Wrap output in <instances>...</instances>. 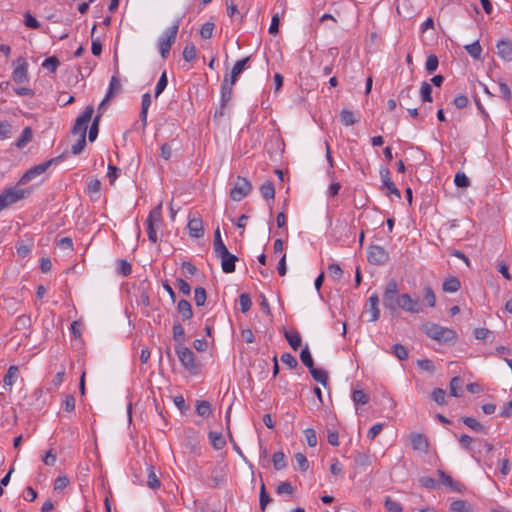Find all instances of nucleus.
I'll use <instances>...</instances> for the list:
<instances>
[{
    "label": "nucleus",
    "instance_id": "obj_1",
    "mask_svg": "<svg viewBox=\"0 0 512 512\" xmlns=\"http://www.w3.org/2000/svg\"><path fill=\"white\" fill-rule=\"evenodd\" d=\"M423 332L433 340L439 343L449 344L453 343L456 339L454 330L442 327L436 323L428 322L422 326Z\"/></svg>",
    "mask_w": 512,
    "mask_h": 512
},
{
    "label": "nucleus",
    "instance_id": "obj_2",
    "mask_svg": "<svg viewBox=\"0 0 512 512\" xmlns=\"http://www.w3.org/2000/svg\"><path fill=\"white\" fill-rule=\"evenodd\" d=\"M179 26L180 19H176L169 28L164 30L157 41V47L163 59L168 57L171 47L176 41Z\"/></svg>",
    "mask_w": 512,
    "mask_h": 512
},
{
    "label": "nucleus",
    "instance_id": "obj_3",
    "mask_svg": "<svg viewBox=\"0 0 512 512\" xmlns=\"http://www.w3.org/2000/svg\"><path fill=\"white\" fill-rule=\"evenodd\" d=\"M31 193L28 188H20L19 184L4 190L0 194V212L8 206L25 199Z\"/></svg>",
    "mask_w": 512,
    "mask_h": 512
},
{
    "label": "nucleus",
    "instance_id": "obj_4",
    "mask_svg": "<svg viewBox=\"0 0 512 512\" xmlns=\"http://www.w3.org/2000/svg\"><path fill=\"white\" fill-rule=\"evenodd\" d=\"M400 295L397 282L394 279L389 280L383 292V306L391 313L397 312Z\"/></svg>",
    "mask_w": 512,
    "mask_h": 512
},
{
    "label": "nucleus",
    "instance_id": "obj_5",
    "mask_svg": "<svg viewBox=\"0 0 512 512\" xmlns=\"http://www.w3.org/2000/svg\"><path fill=\"white\" fill-rule=\"evenodd\" d=\"M175 352L181 365L186 370L193 373L197 371L199 363L196 361L195 354L190 348L184 345H175Z\"/></svg>",
    "mask_w": 512,
    "mask_h": 512
},
{
    "label": "nucleus",
    "instance_id": "obj_6",
    "mask_svg": "<svg viewBox=\"0 0 512 512\" xmlns=\"http://www.w3.org/2000/svg\"><path fill=\"white\" fill-rule=\"evenodd\" d=\"M63 159V156L52 158L48 161L35 165L28 169L19 179V185H25L33 180L35 177L43 174L52 164H57Z\"/></svg>",
    "mask_w": 512,
    "mask_h": 512
},
{
    "label": "nucleus",
    "instance_id": "obj_7",
    "mask_svg": "<svg viewBox=\"0 0 512 512\" xmlns=\"http://www.w3.org/2000/svg\"><path fill=\"white\" fill-rule=\"evenodd\" d=\"M94 113V107L89 105L87 106L83 113L78 116L75 120V123L72 127V134L79 135V136H86L88 124L91 121L92 115Z\"/></svg>",
    "mask_w": 512,
    "mask_h": 512
},
{
    "label": "nucleus",
    "instance_id": "obj_8",
    "mask_svg": "<svg viewBox=\"0 0 512 512\" xmlns=\"http://www.w3.org/2000/svg\"><path fill=\"white\" fill-rule=\"evenodd\" d=\"M252 185L250 181L242 176H238L234 186L230 190V198L233 201H241L251 191Z\"/></svg>",
    "mask_w": 512,
    "mask_h": 512
},
{
    "label": "nucleus",
    "instance_id": "obj_9",
    "mask_svg": "<svg viewBox=\"0 0 512 512\" xmlns=\"http://www.w3.org/2000/svg\"><path fill=\"white\" fill-rule=\"evenodd\" d=\"M367 259L369 263L380 266L388 262L389 254L382 246L372 245L368 248Z\"/></svg>",
    "mask_w": 512,
    "mask_h": 512
},
{
    "label": "nucleus",
    "instance_id": "obj_10",
    "mask_svg": "<svg viewBox=\"0 0 512 512\" xmlns=\"http://www.w3.org/2000/svg\"><path fill=\"white\" fill-rule=\"evenodd\" d=\"M233 85L228 81L227 77L224 78L221 85L220 108L216 110L215 117L224 115L225 108L232 98Z\"/></svg>",
    "mask_w": 512,
    "mask_h": 512
},
{
    "label": "nucleus",
    "instance_id": "obj_11",
    "mask_svg": "<svg viewBox=\"0 0 512 512\" xmlns=\"http://www.w3.org/2000/svg\"><path fill=\"white\" fill-rule=\"evenodd\" d=\"M411 314H418L422 312V307L417 298H412L409 294L403 293L400 295L398 309Z\"/></svg>",
    "mask_w": 512,
    "mask_h": 512
},
{
    "label": "nucleus",
    "instance_id": "obj_12",
    "mask_svg": "<svg viewBox=\"0 0 512 512\" xmlns=\"http://www.w3.org/2000/svg\"><path fill=\"white\" fill-rule=\"evenodd\" d=\"M439 482L449 488L453 492L463 493L466 489L465 485L460 481L454 480L450 475L442 470H437Z\"/></svg>",
    "mask_w": 512,
    "mask_h": 512
},
{
    "label": "nucleus",
    "instance_id": "obj_13",
    "mask_svg": "<svg viewBox=\"0 0 512 512\" xmlns=\"http://www.w3.org/2000/svg\"><path fill=\"white\" fill-rule=\"evenodd\" d=\"M18 66L12 72V79L16 83H24L28 80V63L24 58L17 60Z\"/></svg>",
    "mask_w": 512,
    "mask_h": 512
},
{
    "label": "nucleus",
    "instance_id": "obj_14",
    "mask_svg": "<svg viewBox=\"0 0 512 512\" xmlns=\"http://www.w3.org/2000/svg\"><path fill=\"white\" fill-rule=\"evenodd\" d=\"M379 173L382 181V186L385 187L390 194H393L398 199H400L401 193L399 189L395 186L394 182L391 180L390 170L388 168H381Z\"/></svg>",
    "mask_w": 512,
    "mask_h": 512
},
{
    "label": "nucleus",
    "instance_id": "obj_15",
    "mask_svg": "<svg viewBox=\"0 0 512 512\" xmlns=\"http://www.w3.org/2000/svg\"><path fill=\"white\" fill-rule=\"evenodd\" d=\"M221 259V267L225 273H233L235 271V263L238 260L237 256L231 254L228 250L225 253L216 255Z\"/></svg>",
    "mask_w": 512,
    "mask_h": 512
},
{
    "label": "nucleus",
    "instance_id": "obj_16",
    "mask_svg": "<svg viewBox=\"0 0 512 512\" xmlns=\"http://www.w3.org/2000/svg\"><path fill=\"white\" fill-rule=\"evenodd\" d=\"M410 444L414 450L427 452L429 444L427 438L420 433H411L409 436Z\"/></svg>",
    "mask_w": 512,
    "mask_h": 512
},
{
    "label": "nucleus",
    "instance_id": "obj_17",
    "mask_svg": "<svg viewBox=\"0 0 512 512\" xmlns=\"http://www.w3.org/2000/svg\"><path fill=\"white\" fill-rule=\"evenodd\" d=\"M497 54L505 61H512V42L508 39H502L496 45Z\"/></svg>",
    "mask_w": 512,
    "mask_h": 512
},
{
    "label": "nucleus",
    "instance_id": "obj_18",
    "mask_svg": "<svg viewBox=\"0 0 512 512\" xmlns=\"http://www.w3.org/2000/svg\"><path fill=\"white\" fill-rule=\"evenodd\" d=\"M187 227L191 237L200 238L204 235L203 222L200 218L189 219Z\"/></svg>",
    "mask_w": 512,
    "mask_h": 512
},
{
    "label": "nucleus",
    "instance_id": "obj_19",
    "mask_svg": "<svg viewBox=\"0 0 512 512\" xmlns=\"http://www.w3.org/2000/svg\"><path fill=\"white\" fill-rule=\"evenodd\" d=\"M353 459L356 466L360 468H367L372 464L373 455L365 451H356Z\"/></svg>",
    "mask_w": 512,
    "mask_h": 512
},
{
    "label": "nucleus",
    "instance_id": "obj_20",
    "mask_svg": "<svg viewBox=\"0 0 512 512\" xmlns=\"http://www.w3.org/2000/svg\"><path fill=\"white\" fill-rule=\"evenodd\" d=\"M368 303H369L368 312L370 313L369 321L375 322L379 319V316H380V310L378 308V305H379L378 295L376 293L372 294L368 299Z\"/></svg>",
    "mask_w": 512,
    "mask_h": 512
},
{
    "label": "nucleus",
    "instance_id": "obj_21",
    "mask_svg": "<svg viewBox=\"0 0 512 512\" xmlns=\"http://www.w3.org/2000/svg\"><path fill=\"white\" fill-rule=\"evenodd\" d=\"M152 98L149 93H145L142 95V101H141V111H140V120L142 123L143 129L147 125V116H148V109L151 106Z\"/></svg>",
    "mask_w": 512,
    "mask_h": 512
},
{
    "label": "nucleus",
    "instance_id": "obj_22",
    "mask_svg": "<svg viewBox=\"0 0 512 512\" xmlns=\"http://www.w3.org/2000/svg\"><path fill=\"white\" fill-rule=\"evenodd\" d=\"M250 56L245 57L235 63L231 70L230 79L228 80L231 84H235L238 76L244 71L246 64L249 62Z\"/></svg>",
    "mask_w": 512,
    "mask_h": 512
},
{
    "label": "nucleus",
    "instance_id": "obj_23",
    "mask_svg": "<svg viewBox=\"0 0 512 512\" xmlns=\"http://www.w3.org/2000/svg\"><path fill=\"white\" fill-rule=\"evenodd\" d=\"M177 311L181 315L183 321L190 320L193 317V310L190 302L181 299L177 304Z\"/></svg>",
    "mask_w": 512,
    "mask_h": 512
},
{
    "label": "nucleus",
    "instance_id": "obj_24",
    "mask_svg": "<svg viewBox=\"0 0 512 512\" xmlns=\"http://www.w3.org/2000/svg\"><path fill=\"white\" fill-rule=\"evenodd\" d=\"M33 139V131L31 127H25L20 135V137L15 141L14 145L18 149H23L26 145L31 142Z\"/></svg>",
    "mask_w": 512,
    "mask_h": 512
},
{
    "label": "nucleus",
    "instance_id": "obj_25",
    "mask_svg": "<svg viewBox=\"0 0 512 512\" xmlns=\"http://www.w3.org/2000/svg\"><path fill=\"white\" fill-rule=\"evenodd\" d=\"M260 192L264 199L273 200L275 197V187L272 181L267 180L260 186Z\"/></svg>",
    "mask_w": 512,
    "mask_h": 512
},
{
    "label": "nucleus",
    "instance_id": "obj_26",
    "mask_svg": "<svg viewBox=\"0 0 512 512\" xmlns=\"http://www.w3.org/2000/svg\"><path fill=\"white\" fill-rule=\"evenodd\" d=\"M146 485L150 489H157L161 485V482H160L158 476L155 473V468L152 465L147 467V482H146Z\"/></svg>",
    "mask_w": 512,
    "mask_h": 512
},
{
    "label": "nucleus",
    "instance_id": "obj_27",
    "mask_svg": "<svg viewBox=\"0 0 512 512\" xmlns=\"http://www.w3.org/2000/svg\"><path fill=\"white\" fill-rule=\"evenodd\" d=\"M162 220V203H159L155 208H153L147 219L146 224L150 223V225H157Z\"/></svg>",
    "mask_w": 512,
    "mask_h": 512
},
{
    "label": "nucleus",
    "instance_id": "obj_28",
    "mask_svg": "<svg viewBox=\"0 0 512 512\" xmlns=\"http://www.w3.org/2000/svg\"><path fill=\"white\" fill-rule=\"evenodd\" d=\"M213 249H214L215 255H218L220 253H225L228 250L226 245L222 241L219 227H217L214 232Z\"/></svg>",
    "mask_w": 512,
    "mask_h": 512
},
{
    "label": "nucleus",
    "instance_id": "obj_29",
    "mask_svg": "<svg viewBox=\"0 0 512 512\" xmlns=\"http://www.w3.org/2000/svg\"><path fill=\"white\" fill-rule=\"evenodd\" d=\"M461 287V283L458 278L450 277L446 279L442 284V289L446 293H454Z\"/></svg>",
    "mask_w": 512,
    "mask_h": 512
},
{
    "label": "nucleus",
    "instance_id": "obj_30",
    "mask_svg": "<svg viewBox=\"0 0 512 512\" xmlns=\"http://www.w3.org/2000/svg\"><path fill=\"white\" fill-rule=\"evenodd\" d=\"M284 335L292 349L297 350L301 346V336L297 331L290 332L285 330Z\"/></svg>",
    "mask_w": 512,
    "mask_h": 512
},
{
    "label": "nucleus",
    "instance_id": "obj_31",
    "mask_svg": "<svg viewBox=\"0 0 512 512\" xmlns=\"http://www.w3.org/2000/svg\"><path fill=\"white\" fill-rule=\"evenodd\" d=\"M309 372L315 381L319 382L324 387L327 386L328 374L325 370L313 367L309 370Z\"/></svg>",
    "mask_w": 512,
    "mask_h": 512
},
{
    "label": "nucleus",
    "instance_id": "obj_32",
    "mask_svg": "<svg viewBox=\"0 0 512 512\" xmlns=\"http://www.w3.org/2000/svg\"><path fill=\"white\" fill-rule=\"evenodd\" d=\"M462 385H463V380L460 377H458V376L453 377L449 384L450 394L454 397L462 396Z\"/></svg>",
    "mask_w": 512,
    "mask_h": 512
},
{
    "label": "nucleus",
    "instance_id": "obj_33",
    "mask_svg": "<svg viewBox=\"0 0 512 512\" xmlns=\"http://www.w3.org/2000/svg\"><path fill=\"white\" fill-rule=\"evenodd\" d=\"M423 304L431 308L435 307L436 296L433 289L430 286H425L423 288Z\"/></svg>",
    "mask_w": 512,
    "mask_h": 512
},
{
    "label": "nucleus",
    "instance_id": "obj_34",
    "mask_svg": "<svg viewBox=\"0 0 512 512\" xmlns=\"http://www.w3.org/2000/svg\"><path fill=\"white\" fill-rule=\"evenodd\" d=\"M185 331L180 322H175L173 324V339L176 342V345H183L185 341Z\"/></svg>",
    "mask_w": 512,
    "mask_h": 512
},
{
    "label": "nucleus",
    "instance_id": "obj_35",
    "mask_svg": "<svg viewBox=\"0 0 512 512\" xmlns=\"http://www.w3.org/2000/svg\"><path fill=\"white\" fill-rule=\"evenodd\" d=\"M18 373H19L18 367L10 366L7 370V373L4 376V379H3L4 386L11 387L15 383V381L18 377Z\"/></svg>",
    "mask_w": 512,
    "mask_h": 512
},
{
    "label": "nucleus",
    "instance_id": "obj_36",
    "mask_svg": "<svg viewBox=\"0 0 512 512\" xmlns=\"http://www.w3.org/2000/svg\"><path fill=\"white\" fill-rule=\"evenodd\" d=\"M209 439L213 447L218 450L222 449L226 444V441L220 432L211 431L209 433Z\"/></svg>",
    "mask_w": 512,
    "mask_h": 512
},
{
    "label": "nucleus",
    "instance_id": "obj_37",
    "mask_svg": "<svg viewBox=\"0 0 512 512\" xmlns=\"http://www.w3.org/2000/svg\"><path fill=\"white\" fill-rule=\"evenodd\" d=\"M452 512H472L471 506L465 500H455L450 503Z\"/></svg>",
    "mask_w": 512,
    "mask_h": 512
},
{
    "label": "nucleus",
    "instance_id": "obj_38",
    "mask_svg": "<svg viewBox=\"0 0 512 512\" xmlns=\"http://www.w3.org/2000/svg\"><path fill=\"white\" fill-rule=\"evenodd\" d=\"M340 119L345 126H351L358 121V119L355 117L354 112L348 109H343L341 111Z\"/></svg>",
    "mask_w": 512,
    "mask_h": 512
},
{
    "label": "nucleus",
    "instance_id": "obj_39",
    "mask_svg": "<svg viewBox=\"0 0 512 512\" xmlns=\"http://www.w3.org/2000/svg\"><path fill=\"white\" fill-rule=\"evenodd\" d=\"M272 461L276 470H282L287 466L285 454L281 451L273 454Z\"/></svg>",
    "mask_w": 512,
    "mask_h": 512
},
{
    "label": "nucleus",
    "instance_id": "obj_40",
    "mask_svg": "<svg viewBox=\"0 0 512 512\" xmlns=\"http://www.w3.org/2000/svg\"><path fill=\"white\" fill-rule=\"evenodd\" d=\"M465 50L474 59H480L482 53V47L479 41H475L472 44L466 45Z\"/></svg>",
    "mask_w": 512,
    "mask_h": 512
},
{
    "label": "nucleus",
    "instance_id": "obj_41",
    "mask_svg": "<svg viewBox=\"0 0 512 512\" xmlns=\"http://www.w3.org/2000/svg\"><path fill=\"white\" fill-rule=\"evenodd\" d=\"M420 97L423 102H432V87L426 81L421 84Z\"/></svg>",
    "mask_w": 512,
    "mask_h": 512
},
{
    "label": "nucleus",
    "instance_id": "obj_42",
    "mask_svg": "<svg viewBox=\"0 0 512 512\" xmlns=\"http://www.w3.org/2000/svg\"><path fill=\"white\" fill-rule=\"evenodd\" d=\"M462 422L474 431L486 433L484 426L473 417H463Z\"/></svg>",
    "mask_w": 512,
    "mask_h": 512
},
{
    "label": "nucleus",
    "instance_id": "obj_43",
    "mask_svg": "<svg viewBox=\"0 0 512 512\" xmlns=\"http://www.w3.org/2000/svg\"><path fill=\"white\" fill-rule=\"evenodd\" d=\"M196 412L199 416L208 417L211 412V404L208 401H199L196 405Z\"/></svg>",
    "mask_w": 512,
    "mask_h": 512
},
{
    "label": "nucleus",
    "instance_id": "obj_44",
    "mask_svg": "<svg viewBox=\"0 0 512 512\" xmlns=\"http://www.w3.org/2000/svg\"><path fill=\"white\" fill-rule=\"evenodd\" d=\"M239 305H240V310L241 312L243 313H246L250 310L251 306H252V300H251V297L248 293H242L240 294L239 296Z\"/></svg>",
    "mask_w": 512,
    "mask_h": 512
},
{
    "label": "nucleus",
    "instance_id": "obj_45",
    "mask_svg": "<svg viewBox=\"0 0 512 512\" xmlns=\"http://www.w3.org/2000/svg\"><path fill=\"white\" fill-rule=\"evenodd\" d=\"M120 88H121V85H120L117 77L112 76L110 83H109L108 91L105 96V100H109L111 97H113L114 94L120 90Z\"/></svg>",
    "mask_w": 512,
    "mask_h": 512
},
{
    "label": "nucleus",
    "instance_id": "obj_46",
    "mask_svg": "<svg viewBox=\"0 0 512 512\" xmlns=\"http://www.w3.org/2000/svg\"><path fill=\"white\" fill-rule=\"evenodd\" d=\"M100 115H96L89 129L88 138L90 142H94L98 136Z\"/></svg>",
    "mask_w": 512,
    "mask_h": 512
},
{
    "label": "nucleus",
    "instance_id": "obj_47",
    "mask_svg": "<svg viewBox=\"0 0 512 512\" xmlns=\"http://www.w3.org/2000/svg\"><path fill=\"white\" fill-rule=\"evenodd\" d=\"M438 65H439V60L436 55L431 54L427 57L426 63H425V69L429 74L436 71L438 68Z\"/></svg>",
    "mask_w": 512,
    "mask_h": 512
},
{
    "label": "nucleus",
    "instance_id": "obj_48",
    "mask_svg": "<svg viewBox=\"0 0 512 512\" xmlns=\"http://www.w3.org/2000/svg\"><path fill=\"white\" fill-rule=\"evenodd\" d=\"M392 353L401 361L406 360L408 358L407 348L398 343L393 345Z\"/></svg>",
    "mask_w": 512,
    "mask_h": 512
},
{
    "label": "nucleus",
    "instance_id": "obj_49",
    "mask_svg": "<svg viewBox=\"0 0 512 512\" xmlns=\"http://www.w3.org/2000/svg\"><path fill=\"white\" fill-rule=\"evenodd\" d=\"M431 398L439 405L446 403V392L442 388H435L431 393Z\"/></svg>",
    "mask_w": 512,
    "mask_h": 512
},
{
    "label": "nucleus",
    "instance_id": "obj_50",
    "mask_svg": "<svg viewBox=\"0 0 512 512\" xmlns=\"http://www.w3.org/2000/svg\"><path fill=\"white\" fill-rule=\"evenodd\" d=\"M207 299L206 291L203 287H196L194 290V301L197 306H203Z\"/></svg>",
    "mask_w": 512,
    "mask_h": 512
},
{
    "label": "nucleus",
    "instance_id": "obj_51",
    "mask_svg": "<svg viewBox=\"0 0 512 512\" xmlns=\"http://www.w3.org/2000/svg\"><path fill=\"white\" fill-rule=\"evenodd\" d=\"M300 359L309 370L314 367V362L308 347L302 349Z\"/></svg>",
    "mask_w": 512,
    "mask_h": 512
},
{
    "label": "nucleus",
    "instance_id": "obj_52",
    "mask_svg": "<svg viewBox=\"0 0 512 512\" xmlns=\"http://www.w3.org/2000/svg\"><path fill=\"white\" fill-rule=\"evenodd\" d=\"M167 84H168L167 73H166V71H163L158 80V83L155 87V97L156 98L158 96H160V94L165 90V88L167 87Z\"/></svg>",
    "mask_w": 512,
    "mask_h": 512
},
{
    "label": "nucleus",
    "instance_id": "obj_53",
    "mask_svg": "<svg viewBox=\"0 0 512 512\" xmlns=\"http://www.w3.org/2000/svg\"><path fill=\"white\" fill-rule=\"evenodd\" d=\"M329 276L334 280H340L343 275V270L340 265L332 263L327 268Z\"/></svg>",
    "mask_w": 512,
    "mask_h": 512
},
{
    "label": "nucleus",
    "instance_id": "obj_54",
    "mask_svg": "<svg viewBox=\"0 0 512 512\" xmlns=\"http://www.w3.org/2000/svg\"><path fill=\"white\" fill-rule=\"evenodd\" d=\"M352 400L356 405H365L368 402V397L363 390H354Z\"/></svg>",
    "mask_w": 512,
    "mask_h": 512
},
{
    "label": "nucleus",
    "instance_id": "obj_55",
    "mask_svg": "<svg viewBox=\"0 0 512 512\" xmlns=\"http://www.w3.org/2000/svg\"><path fill=\"white\" fill-rule=\"evenodd\" d=\"M59 65H60V62H59L58 58L55 56L46 58L42 63V66L51 72H55Z\"/></svg>",
    "mask_w": 512,
    "mask_h": 512
},
{
    "label": "nucleus",
    "instance_id": "obj_56",
    "mask_svg": "<svg viewBox=\"0 0 512 512\" xmlns=\"http://www.w3.org/2000/svg\"><path fill=\"white\" fill-rule=\"evenodd\" d=\"M183 58L191 62L196 58V47L193 44H187L183 49Z\"/></svg>",
    "mask_w": 512,
    "mask_h": 512
},
{
    "label": "nucleus",
    "instance_id": "obj_57",
    "mask_svg": "<svg viewBox=\"0 0 512 512\" xmlns=\"http://www.w3.org/2000/svg\"><path fill=\"white\" fill-rule=\"evenodd\" d=\"M271 500H272L271 497L266 492L265 485L262 483L261 487H260V500H259L260 509L262 511H264L267 504L270 503Z\"/></svg>",
    "mask_w": 512,
    "mask_h": 512
},
{
    "label": "nucleus",
    "instance_id": "obj_58",
    "mask_svg": "<svg viewBox=\"0 0 512 512\" xmlns=\"http://www.w3.org/2000/svg\"><path fill=\"white\" fill-rule=\"evenodd\" d=\"M413 94L412 86H407L402 89L398 96L400 104L402 105L403 103H407L408 100H411L413 98Z\"/></svg>",
    "mask_w": 512,
    "mask_h": 512
},
{
    "label": "nucleus",
    "instance_id": "obj_59",
    "mask_svg": "<svg viewBox=\"0 0 512 512\" xmlns=\"http://www.w3.org/2000/svg\"><path fill=\"white\" fill-rule=\"evenodd\" d=\"M214 27V23L212 22L204 23L200 29V36L203 39H210L212 37Z\"/></svg>",
    "mask_w": 512,
    "mask_h": 512
},
{
    "label": "nucleus",
    "instance_id": "obj_60",
    "mask_svg": "<svg viewBox=\"0 0 512 512\" xmlns=\"http://www.w3.org/2000/svg\"><path fill=\"white\" fill-rule=\"evenodd\" d=\"M384 506H385L386 510L389 512H402L403 511L402 506L398 502L392 500L390 497H387L385 499Z\"/></svg>",
    "mask_w": 512,
    "mask_h": 512
},
{
    "label": "nucleus",
    "instance_id": "obj_61",
    "mask_svg": "<svg viewBox=\"0 0 512 512\" xmlns=\"http://www.w3.org/2000/svg\"><path fill=\"white\" fill-rule=\"evenodd\" d=\"M69 478L65 475L58 476L54 481V490L62 491L69 485Z\"/></svg>",
    "mask_w": 512,
    "mask_h": 512
},
{
    "label": "nucleus",
    "instance_id": "obj_62",
    "mask_svg": "<svg viewBox=\"0 0 512 512\" xmlns=\"http://www.w3.org/2000/svg\"><path fill=\"white\" fill-rule=\"evenodd\" d=\"M85 146H86V136L82 135L79 137L77 142L72 145V147H71L72 154H74V155L80 154L84 150Z\"/></svg>",
    "mask_w": 512,
    "mask_h": 512
},
{
    "label": "nucleus",
    "instance_id": "obj_63",
    "mask_svg": "<svg viewBox=\"0 0 512 512\" xmlns=\"http://www.w3.org/2000/svg\"><path fill=\"white\" fill-rule=\"evenodd\" d=\"M294 457L299 466V469L303 472H306L309 469V462L306 456L303 453L298 452Z\"/></svg>",
    "mask_w": 512,
    "mask_h": 512
},
{
    "label": "nucleus",
    "instance_id": "obj_64",
    "mask_svg": "<svg viewBox=\"0 0 512 512\" xmlns=\"http://www.w3.org/2000/svg\"><path fill=\"white\" fill-rule=\"evenodd\" d=\"M454 183L457 187L465 188L469 185V179L463 172L456 173Z\"/></svg>",
    "mask_w": 512,
    "mask_h": 512
}]
</instances>
